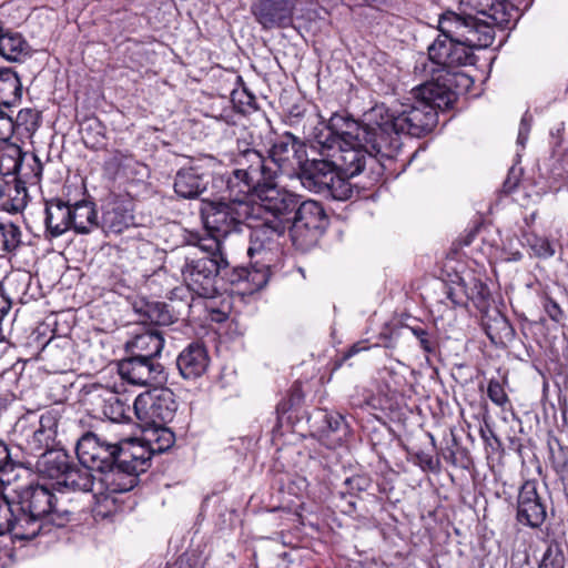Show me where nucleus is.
Wrapping results in <instances>:
<instances>
[{"mask_svg": "<svg viewBox=\"0 0 568 568\" xmlns=\"http://www.w3.org/2000/svg\"><path fill=\"white\" fill-rule=\"evenodd\" d=\"M304 394L300 382L293 383L288 392V398L283 399L276 406L277 414H284L295 406L301 405L303 402Z\"/></svg>", "mask_w": 568, "mask_h": 568, "instance_id": "obj_50", "label": "nucleus"}, {"mask_svg": "<svg viewBox=\"0 0 568 568\" xmlns=\"http://www.w3.org/2000/svg\"><path fill=\"white\" fill-rule=\"evenodd\" d=\"M143 427V443H139L141 448L143 449V458L145 459V465L142 469H136V477L139 478L141 474L145 473L151 465V458L154 455H159L168 452L173 447L175 443L174 433L165 427V425L161 426H144ZM138 444V442H134Z\"/></svg>", "mask_w": 568, "mask_h": 568, "instance_id": "obj_23", "label": "nucleus"}, {"mask_svg": "<svg viewBox=\"0 0 568 568\" xmlns=\"http://www.w3.org/2000/svg\"><path fill=\"white\" fill-rule=\"evenodd\" d=\"M91 468L77 465L74 462L70 465L60 480L59 485L72 491L89 493L92 491L94 486V476L91 474Z\"/></svg>", "mask_w": 568, "mask_h": 568, "instance_id": "obj_34", "label": "nucleus"}, {"mask_svg": "<svg viewBox=\"0 0 568 568\" xmlns=\"http://www.w3.org/2000/svg\"><path fill=\"white\" fill-rule=\"evenodd\" d=\"M71 229L79 234H88L100 226L95 203L81 200L70 203Z\"/></svg>", "mask_w": 568, "mask_h": 568, "instance_id": "obj_29", "label": "nucleus"}, {"mask_svg": "<svg viewBox=\"0 0 568 568\" xmlns=\"http://www.w3.org/2000/svg\"><path fill=\"white\" fill-rule=\"evenodd\" d=\"M164 346V338L158 329L138 334L126 347L134 355H143L146 358L158 359Z\"/></svg>", "mask_w": 568, "mask_h": 568, "instance_id": "obj_32", "label": "nucleus"}, {"mask_svg": "<svg viewBox=\"0 0 568 568\" xmlns=\"http://www.w3.org/2000/svg\"><path fill=\"white\" fill-rule=\"evenodd\" d=\"M538 568H565V555L557 540L548 544Z\"/></svg>", "mask_w": 568, "mask_h": 568, "instance_id": "obj_47", "label": "nucleus"}, {"mask_svg": "<svg viewBox=\"0 0 568 568\" xmlns=\"http://www.w3.org/2000/svg\"><path fill=\"white\" fill-rule=\"evenodd\" d=\"M251 159L257 162L258 166L265 171L266 178L277 179V176L292 164V160H303L305 145L291 132L277 135L271 143L267 155L256 149H246Z\"/></svg>", "mask_w": 568, "mask_h": 568, "instance_id": "obj_12", "label": "nucleus"}, {"mask_svg": "<svg viewBox=\"0 0 568 568\" xmlns=\"http://www.w3.org/2000/svg\"><path fill=\"white\" fill-rule=\"evenodd\" d=\"M302 197L295 192L278 186L276 179H272L262 187L257 200L261 209L272 215L271 220L281 221L287 229Z\"/></svg>", "mask_w": 568, "mask_h": 568, "instance_id": "obj_15", "label": "nucleus"}, {"mask_svg": "<svg viewBox=\"0 0 568 568\" xmlns=\"http://www.w3.org/2000/svg\"><path fill=\"white\" fill-rule=\"evenodd\" d=\"M294 212L287 231L293 245L305 252L318 243L329 224V217L322 203L304 197Z\"/></svg>", "mask_w": 568, "mask_h": 568, "instance_id": "obj_10", "label": "nucleus"}, {"mask_svg": "<svg viewBox=\"0 0 568 568\" xmlns=\"http://www.w3.org/2000/svg\"><path fill=\"white\" fill-rule=\"evenodd\" d=\"M332 154L337 171L347 178L359 175L367 169L373 171L375 168H382L377 159L362 145L336 148Z\"/></svg>", "mask_w": 568, "mask_h": 568, "instance_id": "obj_21", "label": "nucleus"}, {"mask_svg": "<svg viewBox=\"0 0 568 568\" xmlns=\"http://www.w3.org/2000/svg\"><path fill=\"white\" fill-rule=\"evenodd\" d=\"M44 225L48 236L59 237L71 229L70 202L51 199L45 202Z\"/></svg>", "mask_w": 568, "mask_h": 568, "instance_id": "obj_26", "label": "nucleus"}, {"mask_svg": "<svg viewBox=\"0 0 568 568\" xmlns=\"http://www.w3.org/2000/svg\"><path fill=\"white\" fill-rule=\"evenodd\" d=\"M132 159L133 154L128 150H112L103 163V170L108 174L115 175L122 168L129 166Z\"/></svg>", "mask_w": 568, "mask_h": 568, "instance_id": "obj_46", "label": "nucleus"}, {"mask_svg": "<svg viewBox=\"0 0 568 568\" xmlns=\"http://www.w3.org/2000/svg\"><path fill=\"white\" fill-rule=\"evenodd\" d=\"M466 298L467 303L473 302L474 306L483 312L489 307L490 304V291L486 283L476 276L466 278Z\"/></svg>", "mask_w": 568, "mask_h": 568, "instance_id": "obj_39", "label": "nucleus"}, {"mask_svg": "<svg viewBox=\"0 0 568 568\" xmlns=\"http://www.w3.org/2000/svg\"><path fill=\"white\" fill-rule=\"evenodd\" d=\"M479 435L493 453H501L504 450L500 438L487 422H485V425L480 427Z\"/></svg>", "mask_w": 568, "mask_h": 568, "instance_id": "obj_54", "label": "nucleus"}, {"mask_svg": "<svg viewBox=\"0 0 568 568\" xmlns=\"http://www.w3.org/2000/svg\"><path fill=\"white\" fill-rule=\"evenodd\" d=\"M105 126L98 119L87 121L82 129L81 135L84 145L92 150H99L104 145Z\"/></svg>", "mask_w": 568, "mask_h": 568, "instance_id": "obj_41", "label": "nucleus"}, {"mask_svg": "<svg viewBox=\"0 0 568 568\" xmlns=\"http://www.w3.org/2000/svg\"><path fill=\"white\" fill-rule=\"evenodd\" d=\"M7 513L0 535H10L12 541H30L49 534L52 526L65 527L74 517L49 487L33 483L12 490Z\"/></svg>", "mask_w": 568, "mask_h": 568, "instance_id": "obj_1", "label": "nucleus"}, {"mask_svg": "<svg viewBox=\"0 0 568 568\" xmlns=\"http://www.w3.org/2000/svg\"><path fill=\"white\" fill-rule=\"evenodd\" d=\"M349 178L343 175L338 171L335 172V179L328 182V190H324L321 194L337 201H346L352 197L353 189L347 181Z\"/></svg>", "mask_w": 568, "mask_h": 568, "instance_id": "obj_42", "label": "nucleus"}, {"mask_svg": "<svg viewBox=\"0 0 568 568\" xmlns=\"http://www.w3.org/2000/svg\"><path fill=\"white\" fill-rule=\"evenodd\" d=\"M486 9H481L478 11V14H481L489 19L487 21L493 28L494 24L500 27H507L513 18L514 6L508 0H487Z\"/></svg>", "mask_w": 568, "mask_h": 568, "instance_id": "obj_36", "label": "nucleus"}, {"mask_svg": "<svg viewBox=\"0 0 568 568\" xmlns=\"http://www.w3.org/2000/svg\"><path fill=\"white\" fill-rule=\"evenodd\" d=\"M408 459L417 465L423 471L439 473L440 460L432 453L424 452L420 448L406 447Z\"/></svg>", "mask_w": 568, "mask_h": 568, "instance_id": "obj_44", "label": "nucleus"}, {"mask_svg": "<svg viewBox=\"0 0 568 568\" xmlns=\"http://www.w3.org/2000/svg\"><path fill=\"white\" fill-rule=\"evenodd\" d=\"M151 323L161 326L173 324L182 315V310L165 302L144 301L139 308Z\"/></svg>", "mask_w": 568, "mask_h": 568, "instance_id": "obj_33", "label": "nucleus"}, {"mask_svg": "<svg viewBox=\"0 0 568 568\" xmlns=\"http://www.w3.org/2000/svg\"><path fill=\"white\" fill-rule=\"evenodd\" d=\"M40 115L32 109H22L17 115V121L20 125H24L27 129H36L38 126Z\"/></svg>", "mask_w": 568, "mask_h": 568, "instance_id": "obj_59", "label": "nucleus"}, {"mask_svg": "<svg viewBox=\"0 0 568 568\" xmlns=\"http://www.w3.org/2000/svg\"><path fill=\"white\" fill-rule=\"evenodd\" d=\"M400 135L393 109L385 103L376 104L364 114L359 145L375 158H394L402 145Z\"/></svg>", "mask_w": 568, "mask_h": 568, "instance_id": "obj_6", "label": "nucleus"}, {"mask_svg": "<svg viewBox=\"0 0 568 568\" xmlns=\"http://www.w3.org/2000/svg\"><path fill=\"white\" fill-rule=\"evenodd\" d=\"M230 95L233 104L239 108L251 106L255 102V97L246 88L242 90L234 88Z\"/></svg>", "mask_w": 568, "mask_h": 568, "instance_id": "obj_56", "label": "nucleus"}, {"mask_svg": "<svg viewBox=\"0 0 568 568\" xmlns=\"http://www.w3.org/2000/svg\"><path fill=\"white\" fill-rule=\"evenodd\" d=\"M336 171L333 158L324 154L322 159L300 160L297 178L305 189L321 194L324 190H328V182L335 179Z\"/></svg>", "mask_w": 568, "mask_h": 568, "instance_id": "obj_20", "label": "nucleus"}, {"mask_svg": "<svg viewBox=\"0 0 568 568\" xmlns=\"http://www.w3.org/2000/svg\"><path fill=\"white\" fill-rule=\"evenodd\" d=\"M514 169L509 171L508 176L503 183L504 192L511 193L518 185L519 178L516 175H513Z\"/></svg>", "mask_w": 568, "mask_h": 568, "instance_id": "obj_62", "label": "nucleus"}, {"mask_svg": "<svg viewBox=\"0 0 568 568\" xmlns=\"http://www.w3.org/2000/svg\"><path fill=\"white\" fill-rule=\"evenodd\" d=\"M268 278L270 268L265 265L251 268L231 266L221 245L219 266L220 285L223 287L221 291H226V285H230L242 295H251L262 290L267 284Z\"/></svg>", "mask_w": 568, "mask_h": 568, "instance_id": "obj_14", "label": "nucleus"}, {"mask_svg": "<svg viewBox=\"0 0 568 568\" xmlns=\"http://www.w3.org/2000/svg\"><path fill=\"white\" fill-rule=\"evenodd\" d=\"M438 31L470 52L489 47L495 36L494 28H490L486 20L470 13L453 11L440 14Z\"/></svg>", "mask_w": 568, "mask_h": 568, "instance_id": "obj_9", "label": "nucleus"}, {"mask_svg": "<svg viewBox=\"0 0 568 568\" xmlns=\"http://www.w3.org/2000/svg\"><path fill=\"white\" fill-rule=\"evenodd\" d=\"M483 328L494 344L511 342L516 336V331L509 320L497 310L483 318Z\"/></svg>", "mask_w": 568, "mask_h": 568, "instance_id": "obj_31", "label": "nucleus"}, {"mask_svg": "<svg viewBox=\"0 0 568 568\" xmlns=\"http://www.w3.org/2000/svg\"><path fill=\"white\" fill-rule=\"evenodd\" d=\"M366 349L364 346H359V343L354 344L342 356V358L336 362L335 368L339 367L343 362L352 357L353 355L359 353L361 351Z\"/></svg>", "mask_w": 568, "mask_h": 568, "instance_id": "obj_64", "label": "nucleus"}, {"mask_svg": "<svg viewBox=\"0 0 568 568\" xmlns=\"http://www.w3.org/2000/svg\"><path fill=\"white\" fill-rule=\"evenodd\" d=\"M532 115L526 111L520 120L517 144L525 148L532 125Z\"/></svg>", "mask_w": 568, "mask_h": 568, "instance_id": "obj_58", "label": "nucleus"}, {"mask_svg": "<svg viewBox=\"0 0 568 568\" xmlns=\"http://www.w3.org/2000/svg\"><path fill=\"white\" fill-rule=\"evenodd\" d=\"M526 240L529 247L537 257L549 258L555 254L554 245L548 239L530 234L526 237Z\"/></svg>", "mask_w": 568, "mask_h": 568, "instance_id": "obj_49", "label": "nucleus"}, {"mask_svg": "<svg viewBox=\"0 0 568 568\" xmlns=\"http://www.w3.org/2000/svg\"><path fill=\"white\" fill-rule=\"evenodd\" d=\"M118 371L123 381L135 386L163 385L168 381L164 366L143 355L131 354L120 361Z\"/></svg>", "mask_w": 568, "mask_h": 568, "instance_id": "obj_16", "label": "nucleus"}, {"mask_svg": "<svg viewBox=\"0 0 568 568\" xmlns=\"http://www.w3.org/2000/svg\"><path fill=\"white\" fill-rule=\"evenodd\" d=\"M347 493L351 495H358L366 491L372 486V478L367 474H356L347 477L344 481Z\"/></svg>", "mask_w": 568, "mask_h": 568, "instance_id": "obj_52", "label": "nucleus"}, {"mask_svg": "<svg viewBox=\"0 0 568 568\" xmlns=\"http://www.w3.org/2000/svg\"><path fill=\"white\" fill-rule=\"evenodd\" d=\"M200 215L205 229L213 236V243L220 237L240 233L242 226L253 216V205L241 201L202 199Z\"/></svg>", "mask_w": 568, "mask_h": 568, "instance_id": "obj_7", "label": "nucleus"}, {"mask_svg": "<svg viewBox=\"0 0 568 568\" xmlns=\"http://www.w3.org/2000/svg\"><path fill=\"white\" fill-rule=\"evenodd\" d=\"M191 293L193 292L185 284L171 290L168 295V298L171 302V305L180 307L182 311L183 308H186L189 311L191 304L189 303L187 298L191 296Z\"/></svg>", "mask_w": 568, "mask_h": 568, "instance_id": "obj_53", "label": "nucleus"}, {"mask_svg": "<svg viewBox=\"0 0 568 568\" xmlns=\"http://www.w3.org/2000/svg\"><path fill=\"white\" fill-rule=\"evenodd\" d=\"M131 224H133L132 202L118 195L110 196L103 204L100 226L118 234Z\"/></svg>", "mask_w": 568, "mask_h": 568, "instance_id": "obj_24", "label": "nucleus"}, {"mask_svg": "<svg viewBox=\"0 0 568 568\" xmlns=\"http://www.w3.org/2000/svg\"><path fill=\"white\" fill-rule=\"evenodd\" d=\"M113 402L105 406L104 414L112 420L120 422L125 416V405L118 397H112Z\"/></svg>", "mask_w": 568, "mask_h": 568, "instance_id": "obj_60", "label": "nucleus"}, {"mask_svg": "<svg viewBox=\"0 0 568 568\" xmlns=\"http://www.w3.org/2000/svg\"><path fill=\"white\" fill-rule=\"evenodd\" d=\"M64 413V405L58 404L44 409L39 416L34 412H27L19 417L13 426L19 448L27 455L37 457L60 445V426Z\"/></svg>", "mask_w": 568, "mask_h": 568, "instance_id": "obj_5", "label": "nucleus"}, {"mask_svg": "<svg viewBox=\"0 0 568 568\" xmlns=\"http://www.w3.org/2000/svg\"><path fill=\"white\" fill-rule=\"evenodd\" d=\"M79 463L103 474L102 481L110 493H125L140 481L136 469L145 465L143 449L139 444L120 446L108 442L93 430L82 432L75 442Z\"/></svg>", "mask_w": 568, "mask_h": 568, "instance_id": "obj_2", "label": "nucleus"}, {"mask_svg": "<svg viewBox=\"0 0 568 568\" xmlns=\"http://www.w3.org/2000/svg\"><path fill=\"white\" fill-rule=\"evenodd\" d=\"M547 446L549 450V459L557 475L564 477L568 473V447L552 434L548 435Z\"/></svg>", "mask_w": 568, "mask_h": 568, "instance_id": "obj_40", "label": "nucleus"}, {"mask_svg": "<svg viewBox=\"0 0 568 568\" xmlns=\"http://www.w3.org/2000/svg\"><path fill=\"white\" fill-rule=\"evenodd\" d=\"M29 45L24 38L17 32H0V54L8 61H19L28 52Z\"/></svg>", "mask_w": 568, "mask_h": 568, "instance_id": "obj_37", "label": "nucleus"}, {"mask_svg": "<svg viewBox=\"0 0 568 568\" xmlns=\"http://www.w3.org/2000/svg\"><path fill=\"white\" fill-rule=\"evenodd\" d=\"M18 374L14 369H7L0 374V418L17 400Z\"/></svg>", "mask_w": 568, "mask_h": 568, "instance_id": "obj_38", "label": "nucleus"}, {"mask_svg": "<svg viewBox=\"0 0 568 568\" xmlns=\"http://www.w3.org/2000/svg\"><path fill=\"white\" fill-rule=\"evenodd\" d=\"M210 356L206 347L199 342L190 343L178 356L176 367L184 379L201 377L209 367Z\"/></svg>", "mask_w": 568, "mask_h": 568, "instance_id": "obj_25", "label": "nucleus"}, {"mask_svg": "<svg viewBox=\"0 0 568 568\" xmlns=\"http://www.w3.org/2000/svg\"><path fill=\"white\" fill-rule=\"evenodd\" d=\"M542 307L554 322L559 323L564 318V311L560 305L549 295L542 297Z\"/></svg>", "mask_w": 568, "mask_h": 568, "instance_id": "obj_57", "label": "nucleus"}, {"mask_svg": "<svg viewBox=\"0 0 568 568\" xmlns=\"http://www.w3.org/2000/svg\"><path fill=\"white\" fill-rule=\"evenodd\" d=\"M286 231V226L281 221H273L271 219H265L252 225L247 255L252 257L255 253L261 252L266 244L271 243L275 237L284 235Z\"/></svg>", "mask_w": 568, "mask_h": 568, "instance_id": "obj_28", "label": "nucleus"}, {"mask_svg": "<svg viewBox=\"0 0 568 568\" xmlns=\"http://www.w3.org/2000/svg\"><path fill=\"white\" fill-rule=\"evenodd\" d=\"M207 173L200 162L179 169L174 176L175 194L184 200H196L207 190Z\"/></svg>", "mask_w": 568, "mask_h": 568, "instance_id": "obj_22", "label": "nucleus"}, {"mask_svg": "<svg viewBox=\"0 0 568 568\" xmlns=\"http://www.w3.org/2000/svg\"><path fill=\"white\" fill-rule=\"evenodd\" d=\"M220 251L221 242L215 241L210 246L200 245L197 248L184 246L180 252L183 282L199 297L214 298L223 288L219 280Z\"/></svg>", "mask_w": 568, "mask_h": 568, "instance_id": "obj_4", "label": "nucleus"}, {"mask_svg": "<svg viewBox=\"0 0 568 568\" xmlns=\"http://www.w3.org/2000/svg\"><path fill=\"white\" fill-rule=\"evenodd\" d=\"M565 132V124L564 123H560L556 129H552L550 131V145L552 148V153H557V151L561 148L562 145V141H564V138H562V134Z\"/></svg>", "mask_w": 568, "mask_h": 568, "instance_id": "obj_61", "label": "nucleus"}, {"mask_svg": "<svg viewBox=\"0 0 568 568\" xmlns=\"http://www.w3.org/2000/svg\"><path fill=\"white\" fill-rule=\"evenodd\" d=\"M466 278L458 277L457 282L453 285H444L445 296L453 303L454 306H467L466 298Z\"/></svg>", "mask_w": 568, "mask_h": 568, "instance_id": "obj_48", "label": "nucleus"}, {"mask_svg": "<svg viewBox=\"0 0 568 568\" xmlns=\"http://www.w3.org/2000/svg\"><path fill=\"white\" fill-rule=\"evenodd\" d=\"M427 53L429 61L438 67V72H442L437 78L448 72H455L454 69L458 67L475 62V55L469 49L453 42L450 38H446L440 32L428 45Z\"/></svg>", "mask_w": 568, "mask_h": 568, "instance_id": "obj_17", "label": "nucleus"}, {"mask_svg": "<svg viewBox=\"0 0 568 568\" xmlns=\"http://www.w3.org/2000/svg\"><path fill=\"white\" fill-rule=\"evenodd\" d=\"M36 468L38 473L59 484L65 471L73 463L71 456L63 448H52L37 456Z\"/></svg>", "mask_w": 568, "mask_h": 568, "instance_id": "obj_27", "label": "nucleus"}, {"mask_svg": "<svg viewBox=\"0 0 568 568\" xmlns=\"http://www.w3.org/2000/svg\"><path fill=\"white\" fill-rule=\"evenodd\" d=\"M18 454L13 453L9 446L0 440V474H8L17 466L21 465Z\"/></svg>", "mask_w": 568, "mask_h": 568, "instance_id": "obj_51", "label": "nucleus"}, {"mask_svg": "<svg viewBox=\"0 0 568 568\" xmlns=\"http://www.w3.org/2000/svg\"><path fill=\"white\" fill-rule=\"evenodd\" d=\"M22 84L17 72L11 69L0 71V105L10 108L21 100Z\"/></svg>", "mask_w": 568, "mask_h": 568, "instance_id": "obj_35", "label": "nucleus"}, {"mask_svg": "<svg viewBox=\"0 0 568 568\" xmlns=\"http://www.w3.org/2000/svg\"><path fill=\"white\" fill-rule=\"evenodd\" d=\"M323 423L326 426L327 436L334 435L339 440L346 437L349 432L345 417L337 412L325 413Z\"/></svg>", "mask_w": 568, "mask_h": 568, "instance_id": "obj_45", "label": "nucleus"}, {"mask_svg": "<svg viewBox=\"0 0 568 568\" xmlns=\"http://www.w3.org/2000/svg\"><path fill=\"white\" fill-rule=\"evenodd\" d=\"M470 84L471 79L464 72H448L414 88L412 102L393 110L402 134L422 138L430 133L438 123V111L452 109Z\"/></svg>", "mask_w": 568, "mask_h": 568, "instance_id": "obj_3", "label": "nucleus"}, {"mask_svg": "<svg viewBox=\"0 0 568 568\" xmlns=\"http://www.w3.org/2000/svg\"><path fill=\"white\" fill-rule=\"evenodd\" d=\"M234 163L237 165L229 174H220L215 178L225 185L224 195L222 199L227 201L246 202L253 205L250 196L258 197L262 187L270 179L266 178L265 171L262 170L257 162L251 159V154L246 149H241L239 145V154L234 158Z\"/></svg>", "mask_w": 568, "mask_h": 568, "instance_id": "obj_8", "label": "nucleus"}, {"mask_svg": "<svg viewBox=\"0 0 568 568\" xmlns=\"http://www.w3.org/2000/svg\"><path fill=\"white\" fill-rule=\"evenodd\" d=\"M174 393L168 387H154L134 402V412L144 426H161L171 423L178 410Z\"/></svg>", "mask_w": 568, "mask_h": 568, "instance_id": "obj_13", "label": "nucleus"}, {"mask_svg": "<svg viewBox=\"0 0 568 568\" xmlns=\"http://www.w3.org/2000/svg\"><path fill=\"white\" fill-rule=\"evenodd\" d=\"M418 342L419 348L426 355H433L439 347V334L437 327L433 323H425L418 318H412L408 323L403 324Z\"/></svg>", "mask_w": 568, "mask_h": 568, "instance_id": "obj_30", "label": "nucleus"}, {"mask_svg": "<svg viewBox=\"0 0 568 568\" xmlns=\"http://www.w3.org/2000/svg\"><path fill=\"white\" fill-rule=\"evenodd\" d=\"M536 480H526L517 496L516 520L531 529H538L547 518L546 505L537 491Z\"/></svg>", "mask_w": 568, "mask_h": 568, "instance_id": "obj_18", "label": "nucleus"}, {"mask_svg": "<svg viewBox=\"0 0 568 568\" xmlns=\"http://www.w3.org/2000/svg\"><path fill=\"white\" fill-rule=\"evenodd\" d=\"M296 0H254L251 13L264 30L287 28L293 22Z\"/></svg>", "mask_w": 568, "mask_h": 568, "instance_id": "obj_19", "label": "nucleus"}, {"mask_svg": "<svg viewBox=\"0 0 568 568\" xmlns=\"http://www.w3.org/2000/svg\"><path fill=\"white\" fill-rule=\"evenodd\" d=\"M487 396L494 404L499 407H504L505 404L509 402L503 385L497 379L489 381L487 387Z\"/></svg>", "mask_w": 568, "mask_h": 568, "instance_id": "obj_55", "label": "nucleus"}, {"mask_svg": "<svg viewBox=\"0 0 568 568\" xmlns=\"http://www.w3.org/2000/svg\"><path fill=\"white\" fill-rule=\"evenodd\" d=\"M363 121L345 113H334L321 129H315L313 149L321 155L334 156L332 151L344 145H359Z\"/></svg>", "mask_w": 568, "mask_h": 568, "instance_id": "obj_11", "label": "nucleus"}, {"mask_svg": "<svg viewBox=\"0 0 568 568\" xmlns=\"http://www.w3.org/2000/svg\"><path fill=\"white\" fill-rule=\"evenodd\" d=\"M21 243V231L10 221H0V251L10 253Z\"/></svg>", "mask_w": 568, "mask_h": 568, "instance_id": "obj_43", "label": "nucleus"}, {"mask_svg": "<svg viewBox=\"0 0 568 568\" xmlns=\"http://www.w3.org/2000/svg\"><path fill=\"white\" fill-rule=\"evenodd\" d=\"M508 449L515 452L521 459H524L523 449L524 445L521 439L514 436L508 438Z\"/></svg>", "mask_w": 568, "mask_h": 568, "instance_id": "obj_63", "label": "nucleus"}]
</instances>
